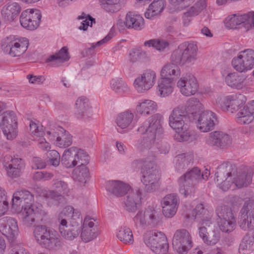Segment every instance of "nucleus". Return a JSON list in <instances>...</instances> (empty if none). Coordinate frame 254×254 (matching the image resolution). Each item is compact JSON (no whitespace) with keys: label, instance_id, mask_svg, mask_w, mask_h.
Returning a JSON list of instances; mask_svg holds the SVG:
<instances>
[{"label":"nucleus","instance_id":"1","mask_svg":"<svg viewBox=\"0 0 254 254\" xmlns=\"http://www.w3.org/2000/svg\"><path fill=\"white\" fill-rule=\"evenodd\" d=\"M198 48L193 42H185L180 44L172 52L170 63L165 64L161 71L162 78L173 80L181 75L179 65L189 66L196 60Z\"/></svg>","mask_w":254,"mask_h":254},{"label":"nucleus","instance_id":"2","mask_svg":"<svg viewBox=\"0 0 254 254\" xmlns=\"http://www.w3.org/2000/svg\"><path fill=\"white\" fill-rule=\"evenodd\" d=\"M162 117L159 114H155L145 121L138 128V131L145 134V139L138 140L137 147L139 149L150 148L158 143L157 141L162 137L163 131L161 122Z\"/></svg>","mask_w":254,"mask_h":254},{"label":"nucleus","instance_id":"3","mask_svg":"<svg viewBox=\"0 0 254 254\" xmlns=\"http://www.w3.org/2000/svg\"><path fill=\"white\" fill-rule=\"evenodd\" d=\"M33 234L37 242L43 248L57 250L62 246V241L57 232L46 225L36 226Z\"/></svg>","mask_w":254,"mask_h":254},{"label":"nucleus","instance_id":"4","mask_svg":"<svg viewBox=\"0 0 254 254\" xmlns=\"http://www.w3.org/2000/svg\"><path fill=\"white\" fill-rule=\"evenodd\" d=\"M153 160V156H152L148 164L145 162L143 167L141 169L142 174L141 180L145 186V190L147 192H153L160 187L159 175Z\"/></svg>","mask_w":254,"mask_h":254},{"label":"nucleus","instance_id":"5","mask_svg":"<svg viewBox=\"0 0 254 254\" xmlns=\"http://www.w3.org/2000/svg\"><path fill=\"white\" fill-rule=\"evenodd\" d=\"M200 181V169L194 167L179 178V192L186 197L192 195L195 192L196 185Z\"/></svg>","mask_w":254,"mask_h":254},{"label":"nucleus","instance_id":"6","mask_svg":"<svg viewBox=\"0 0 254 254\" xmlns=\"http://www.w3.org/2000/svg\"><path fill=\"white\" fill-rule=\"evenodd\" d=\"M89 162V156L83 150L76 147H71L64 150L62 158L61 163L67 168L76 165H86Z\"/></svg>","mask_w":254,"mask_h":254},{"label":"nucleus","instance_id":"7","mask_svg":"<svg viewBox=\"0 0 254 254\" xmlns=\"http://www.w3.org/2000/svg\"><path fill=\"white\" fill-rule=\"evenodd\" d=\"M28 45L29 41L27 38L18 39L14 36H10L2 40L1 47L4 53L12 57H16L23 55Z\"/></svg>","mask_w":254,"mask_h":254},{"label":"nucleus","instance_id":"8","mask_svg":"<svg viewBox=\"0 0 254 254\" xmlns=\"http://www.w3.org/2000/svg\"><path fill=\"white\" fill-rule=\"evenodd\" d=\"M144 242L156 254H165L169 245L165 235L161 232H147L143 236Z\"/></svg>","mask_w":254,"mask_h":254},{"label":"nucleus","instance_id":"9","mask_svg":"<svg viewBox=\"0 0 254 254\" xmlns=\"http://www.w3.org/2000/svg\"><path fill=\"white\" fill-rule=\"evenodd\" d=\"M237 172V167L230 162L221 164L215 173V181L223 191L227 190L232 184V178Z\"/></svg>","mask_w":254,"mask_h":254},{"label":"nucleus","instance_id":"10","mask_svg":"<svg viewBox=\"0 0 254 254\" xmlns=\"http://www.w3.org/2000/svg\"><path fill=\"white\" fill-rule=\"evenodd\" d=\"M160 211L153 206H148L144 210L139 211L133 218L136 228H144L148 225L155 226L160 220Z\"/></svg>","mask_w":254,"mask_h":254},{"label":"nucleus","instance_id":"11","mask_svg":"<svg viewBox=\"0 0 254 254\" xmlns=\"http://www.w3.org/2000/svg\"><path fill=\"white\" fill-rule=\"evenodd\" d=\"M0 127L8 140H12L17 135V119L13 111H6L0 116Z\"/></svg>","mask_w":254,"mask_h":254},{"label":"nucleus","instance_id":"12","mask_svg":"<svg viewBox=\"0 0 254 254\" xmlns=\"http://www.w3.org/2000/svg\"><path fill=\"white\" fill-rule=\"evenodd\" d=\"M232 65L237 71L242 72L254 67V50L251 49L241 51L232 61Z\"/></svg>","mask_w":254,"mask_h":254},{"label":"nucleus","instance_id":"13","mask_svg":"<svg viewBox=\"0 0 254 254\" xmlns=\"http://www.w3.org/2000/svg\"><path fill=\"white\" fill-rule=\"evenodd\" d=\"M172 245L174 249L180 254H185L192 247L190 234L185 229L177 230L173 236Z\"/></svg>","mask_w":254,"mask_h":254},{"label":"nucleus","instance_id":"14","mask_svg":"<svg viewBox=\"0 0 254 254\" xmlns=\"http://www.w3.org/2000/svg\"><path fill=\"white\" fill-rule=\"evenodd\" d=\"M206 144L216 149H225L232 143V136L225 132L216 130L211 132L205 137Z\"/></svg>","mask_w":254,"mask_h":254},{"label":"nucleus","instance_id":"15","mask_svg":"<svg viewBox=\"0 0 254 254\" xmlns=\"http://www.w3.org/2000/svg\"><path fill=\"white\" fill-rule=\"evenodd\" d=\"M42 17L40 10L37 9H27L24 10L20 16L21 26L25 29L34 30L39 26Z\"/></svg>","mask_w":254,"mask_h":254},{"label":"nucleus","instance_id":"16","mask_svg":"<svg viewBox=\"0 0 254 254\" xmlns=\"http://www.w3.org/2000/svg\"><path fill=\"white\" fill-rule=\"evenodd\" d=\"M245 102L243 94L235 93L222 99L219 104L223 111L233 113L241 109Z\"/></svg>","mask_w":254,"mask_h":254},{"label":"nucleus","instance_id":"17","mask_svg":"<svg viewBox=\"0 0 254 254\" xmlns=\"http://www.w3.org/2000/svg\"><path fill=\"white\" fill-rule=\"evenodd\" d=\"M99 234L97 223L95 220L89 216H86L82 223V229L80 237L85 242H89L96 239Z\"/></svg>","mask_w":254,"mask_h":254},{"label":"nucleus","instance_id":"18","mask_svg":"<svg viewBox=\"0 0 254 254\" xmlns=\"http://www.w3.org/2000/svg\"><path fill=\"white\" fill-rule=\"evenodd\" d=\"M177 87L184 96L193 95L198 91V85L195 77L191 74H187L177 82Z\"/></svg>","mask_w":254,"mask_h":254},{"label":"nucleus","instance_id":"19","mask_svg":"<svg viewBox=\"0 0 254 254\" xmlns=\"http://www.w3.org/2000/svg\"><path fill=\"white\" fill-rule=\"evenodd\" d=\"M156 74L151 69L145 70L140 76L137 77L134 81V86L137 91L142 93L150 89L154 84Z\"/></svg>","mask_w":254,"mask_h":254},{"label":"nucleus","instance_id":"20","mask_svg":"<svg viewBox=\"0 0 254 254\" xmlns=\"http://www.w3.org/2000/svg\"><path fill=\"white\" fill-rule=\"evenodd\" d=\"M217 123L216 114L211 111L206 110L198 114L197 127L201 132L212 130Z\"/></svg>","mask_w":254,"mask_h":254},{"label":"nucleus","instance_id":"21","mask_svg":"<svg viewBox=\"0 0 254 254\" xmlns=\"http://www.w3.org/2000/svg\"><path fill=\"white\" fill-rule=\"evenodd\" d=\"M186 109L183 106L175 108L169 116V126L175 130H180L182 127L188 126Z\"/></svg>","mask_w":254,"mask_h":254},{"label":"nucleus","instance_id":"22","mask_svg":"<svg viewBox=\"0 0 254 254\" xmlns=\"http://www.w3.org/2000/svg\"><path fill=\"white\" fill-rule=\"evenodd\" d=\"M0 231L9 240L12 241L18 235V228L15 219L4 217L0 219Z\"/></svg>","mask_w":254,"mask_h":254},{"label":"nucleus","instance_id":"23","mask_svg":"<svg viewBox=\"0 0 254 254\" xmlns=\"http://www.w3.org/2000/svg\"><path fill=\"white\" fill-rule=\"evenodd\" d=\"M75 114L76 118L81 120H87L92 117L91 107L86 97L81 96L76 100Z\"/></svg>","mask_w":254,"mask_h":254},{"label":"nucleus","instance_id":"24","mask_svg":"<svg viewBox=\"0 0 254 254\" xmlns=\"http://www.w3.org/2000/svg\"><path fill=\"white\" fill-rule=\"evenodd\" d=\"M4 167L6 171L7 176L12 179L19 177L25 168L24 161L17 157L11 158L7 165H4Z\"/></svg>","mask_w":254,"mask_h":254},{"label":"nucleus","instance_id":"25","mask_svg":"<svg viewBox=\"0 0 254 254\" xmlns=\"http://www.w3.org/2000/svg\"><path fill=\"white\" fill-rule=\"evenodd\" d=\"M127 195L124 200L125 209L128 212H134L137 210V205L141 199V191L140 189L136 188L129 190Z\"/></svg>","mask_w":254,"mask_h":254},{"label":"nucleus","instance_id":"26","mask_svg":"<svg viewBox=\"0 0 254 254\" xmlns=\"http://www.w3.org/2000/svg\"><path fill=\"white\" fill-rule=\"evenodd\" d=\"M21 10V7L18 3L9 1L2 7L1 15L5 20L11 22L19 15Z\"/></svg>","mask_w":254,"mask_h":254},{"label":"nucleus","instance_id":"27","mask_svg":"<svg viewBox=\"0 0 254 254\" xmlns=\"http://www.w3.org/2000/svg\"><path fill=\"white\" fill-rule=\"evenodd\" d=\"M82 220L79 219L74 221L69 220L68 227L62 231L61 236L65 240L72 241L76 238L81 233Z\"/></svg>","mask_w":254,"mask_h":254},{"label":"nucleus","instance_id":"28","mask_svg":"<svg viewBox=\"0 0 254 254\" xmlns=\"http://www.w3.org/2000/svg\"><path fill=\"white\" fill-rule=\"evenodd\" d=\"M106 190L117 197H121L127 193L130 187L123 182L117 180L108 181L106 183Z\"/></svg>","mask_w":254,"mask_h":254},{"label":"nucleus","instance_id":"29","mask_svg":"<svg viewBox=\"0 0 254 254\" xmlns=\"http://www.w3.org/2000/svg\"><path fill=\"white\" fill-rule=\"evenodd\" d=\"M237 121L239 123L249 124L254 121V100L242 109L237 114Z\"/></svg>","mask_w":254,"mask_h":254},{"label":"nucleus","instance_id":"30","mask_svg":"<svg viewBox=\"0 0 254 254\" xmlns=\"http://www.w3.org/2000/svg\"><path fill=\"white\" fill-rule=\"evenodd\" d=\"M33 195L31 193L26 190H21L13 193L12 207L21 206L24 207L26 204H29L33 201Z\"/></svg>","mask_w":254,"mask_h":254},{"label":"nucleus","instance_id":"31","mask_svg":"<svg viewBox=\"0 0 254 254\" xmlns=\"http://www.w3.org/2000/svg\"><path fill=\"white\" fill-rule=\"evenodd\" d=\"M252 181V174L251 171L244 170L243 171L237 169V172L232 178V184L234 183L236 186L241 188L248 186Z\"/></svg>","mask_w":254,"mask_h":254},{"label":"nucleus","instance_id":"32","mask_svg":"<svg viewBox=\"0 0 254 254\" xmlns=\"http://www.w3.org/2000/svg\"><path fill=\"white\" fill-rule=\"evenodd\" d=\"M54 137L56 138V144L61 148H65L70 146L72 143L71 135L63 128L60 127L58 131L52 133Z\"/></svg>","mask_w":254,"mask_h":254},{"label":"nucleus","instance_id":"33","mask_svg":"<svg viewBox=\"0 0 254 254\" xmlns=\"http://www.w3.org/2000/svg\"><path fill=\"white\" fill-rule=\"evenodd\" d=\"M126 26L128 28H132L136 30L142 29L144 25V19L139 14L132 12L127 14L126 21L124 22Z\"/></svg>","mask_w":254,"mask_h":254},{"label":"nucleus","instance_id":"34","mask_svg":"<svg viewBox=\"0 0 254 254\" xmlns=\"http://www.w3.org/2000/svg\"><path fill=\"white\" fill-rule=\"evenodd\" d=\"M226 83L230 87L235 89H241L243 86L245 80L244 76L239 75L235 72H225L223 74Z\"/></svg>","mask_w":254,"mask_h":254},{"label":"nucleus","instance_id":"35","mask_svg":"<svg viewBox=\"0 0 254 254\" xmlns=\"http://www.w3.org/2000/svg\"><path fill=\"white\" fill-rule=\"evenodd\" d=\"M157 108V104L154 101L145 100L136 106V111L137 114L145 116L155 112Z\"/></svg>","mask_w":254,"mask_h":254},{"label":"nucleus","instance_id":"36","mask_svg":"<svg viewBox=\"0 0 254 254\" xmlns=\"http://www.w3.org/2000/svg\"><path fill=\"white\" fill-rule=\"evenodd\" d=\"M164 8V0H154L144 13L145 17L147 19H151L154 16L160 14Z\"/></svg>","mask_w":254,"mask_h":254},{"label":"nucleus","instance_id":"37","mask_svg":"<svg viewBox=\"0 0 254 254\" xmlns=\"http://www.w3.org/2000/svg\"><path fill=\"white\" fill-rule=\"evenodd\" d=\"M70 58L66 47H63L55 55L50 56L47 60V62H52L53 65H59V64L67 61Z\"/></svg>","mask_w":254,"mask_h":254},{"label":"nucleus","instance_id":"38","mask_svg":"<svg viewBox=\"0 0 254 254\" xmlns=\"http://www.w3.org/2000/svg\"><path fill=\"white\" fill-rule=\"evenodd\" d=\"M186 109L187 114L189 113L193 115V117L198 116L199 114L202 113L203 109V105L196 98H190L187 102L186 106L184 107Z\"/></svg>","mask_w":254,"mask_h":254},{"label":"nucleus","instance_id":"39","mask_svg":"<svg viewBox=\"0 0 254 254\" xmlns=\"http://www.w3.org/2000/svg\"><path fill=\"white\" fill-rule=\"evenodd\" d=\"M192 216L194 220L199 223H203L204 221L211 220L208 214V211L205 209L202 203L197 204L192 211Z\"/></svg>","mask_w":254,"mask_h":254},{"label":"nucleus","instance_id":"40","mask_svg":"<svg viewBox=\"0 0 254 254\" xmlns=\"http://www.w3.org/2000/svg\"><path fill=\"white\" fill-rule=\"evenodd\" d=\"M86 165H79L72 172L73 179L81 183H86L89 177V172Z\"/></svg>","mask_w":254,"mask_h":254},{"label":"nucleus","instance_id":"41","mask_svg":"<svg viewBox=\"0 0 254 254\" xmlns=\"http://www.w3.org/2000/svg\"><path fill=\"white\" fill-rule=\"evenodd\" d=\"M134 118L133 114L129 110L120 113L116 118V122L118 126L121 129L128 127Z\"/></svg>","mask_w":254,"mask_h":254},{"label":"nucleus","instance_id":"42","mask_svg":"<svg viewBox=\"0 0 254 254\" xmlns=\"http://www.w3.org/2000/svg\"><path fill=\"white\" fill-rule=\"evenodd\" d=\"M238 224L242 230L248 231L247 234L254 236V217L240 215Z\"/></svg>","mask_w":254,"mask_h":254},{"label":"nucleus","instance_id":"43","mask_svg":"<svg viewBox=\"0 0 254 254\" xmlns=\"http://www.w3.org/2000/svg\"><path fill=\"white\" fill-rule=\"evenodd\" d=\"M173 80L161 78L158 81V87L159 94L162 97H165L173 92Z\"/></svg>","mask_w":254,"mask_h":254},{"label":"nucleus","instance_id":"44","mask_svg":"<svg viewBox=\"0 0 254 254\" xmlns=\"http://www.w3.org/2000/svg\"><path fill=\"white\" fill-rule=\"evenodd\" d=\"M117 237L124 244H132L133 243L132 231L129 228L126 226L121 227L117 233Z\"/></svg>","mask_w":254,"mask_h":254},{"label":"nucleus","instance_id":"45","mask_svg":"<svg viewBox=\"0 0 254 254\" xmlns=\"http://www.w3.org/2000/svg\"><path fill=\"white\" fill-rule=\"evenodd\" d=\"M253 249H254V236L247 234L240 245L239 251L244 254H246L245 251L246 252H250Z\"/></svg>","mask_w":254,"mask_h":254},{"label":"nucleus","instance_id":"46","mask_svg":"<svg viewBox=\"0 0 254 254\" xmlns=\"http://www.w3.org/2000/svg\"><path fill=\"white\" fill-rule=\"evenodd\" d=\"M176 168L178 171L187 168L192 160V156L190 154H182L177 155L175 158Z\"/></svg>","mask_w":254,"mask_h":254},{"label":"nucleus","instance_id":"47","mask_svg":"<svg viewBox=\"0 0 254 254\" xmlns=\"http://www.w3.org/2000/svg\"><path fill=\"white\" fill-rule=\"evenodd\" d=\"M111 87L118 94L125 93L129 90L128 85L121 78L113 79L111 81Z\"/></svg>","mask_w":254,"mask_h":254},{"label":"nucleus","instance_id":"48","mask_svg":"<svg viewBox=\"0 0 254 254\" xmlns=\"http://www.w3.org/2000/svg\"><path fill=\"white\" fill-rule=\"evenodd\" d=\"M144 46L153 47L158 51H162L169 46V43L166 40L160 39H153L144 42Z\"/></svg>","mask_w":254,"mask_h":254},{"label":"nucleus","instance_id":"49","mask_svg":"<svg viewBox=\"0 0 254 254\" xmlns=\"http://www.w3.org/2000/svg\"><path fill=\"white\" fill-rule=\"evenodd\" d=\"M148 58L147 52L140 48H134L131 49L129 53V61L131 63H135Z\"/></svg>","mask_w":254,"mask_h":254},{"label":"nucleus","instance_id":"50","mask_svg":"<svg viewBox=\"0 0 254 254\" xmlns=\"http://www.w3.org/2000/svg\"><path fill=\"white\" fill-rule=\"evenodd\" d=\"M25 207L30 212L34 213L40 220H42L43 217L46 215V211L43 209V205L40 203L36 202L32 204L31 202L29 204H26Z\"/></svg>","mask_w":254,"mask_h":254},{"label":"nucleus","instance_id":"51","mask_svg":"<svg viewBox=\"0 0 254 254\" xmlns=\"http://www.w3.org/2000/svg\"><path fill=\"white\" fill-rule=\"evenodd\" d=\"M216 213L219 220L233 219L235 217L231 208L226 205L217 207L216 209Z\"/></svg>","mask_w":254,"mask_h":254},{"label":"nucleus","instance_id":"52","mask_svg":"<svg viewBox=\"0 0 254 254\" xmlns=\"http://www.w3.org/2000/svg\"><path fill=\"white\" fill-rule=\"evenodd\" d=\"M235 217L233 219H222L218 220L220 229L223 232L228 233L232 231L236 226Z\"/></svg>","mask_w":254,"mask_h":254},{"label":"nucleus","instance_id":"53","mask_svg":"<svg viewBox=\"0 0 254 254\" xmlns=\"http://www.w3.org/2000/svg\"><path fill=\"white\" fill-rule=\"evenodd\" d=\"M240 215L254 217V199H249L245 201L240 210Z\"/></svg>","mask_w":254,"mask_h":254},{"label":"nucleus","instance_id":"54","mask_svg":"<svg viewBox=\"0 0 254 254\" xmlns=\"http://www.w3.org/2000/svg\"><path fill=\"white\" fill-rule=\"evenodd\" d=\"M202 226L199 228V236L202 239L208 236L210 231H213L216 228L211 223V220L204 221L201 223Z\"/></svg>","mask_w":254,"mask_h":254},{"label":"nucleus","instance_id":"55","mask_svg":"<svg viewBox=\"0 0 254 254\" xmlns=\"http://www.w3.org/2000/svg\"><path fill=\"white\" fill-rule=\"evenodd\" d=\"M22 221L23 224L26 226H31L34 224L35 219H39L36 216L34 213H32L28 210V209L24 206L22 208Z\"/></svg>","mask_w":254,"mask_h":254},{"label":"nucleus","instance_id":"56","mask_svg":"<svg viewBox=\"0 0 254 254\" xmlns=\"http://www.w3.org/2000/svg\"><path fill=\"white\" fill-rule=\"evenodd\" d=\"M180 203V199L177 194L171 193L166 195L161 201V205L165 206H174L178 208Z\"/></svg>","mask_w":254,"mask_h":254},{"label":"nucleus","instance_id":"57","mask_svg":"<svg viewBox=\"0 0 254 254\" xmlns=\"http://www.w3.org/2000/svg\"><path fill=\"white\" fill-rule=\"evenodd\" d=\"M124 0H106V3H103L104 8L108 12H116L121 7V3Z\"/></svg>","mask_w":254,"mask_h":254},{"label":"nucleus","instance_id":"58","mask_svg":"<svg viewBox=\"0 0 254 254\" xmlns=\"http://www.w3.org/2000/svg\"><path fill=\"white\" fill-rule=\"evenodd\" d=\"M190 136V134L188 130V126H185L181 128L180 130H176V133L174 134V139L177 141L183 142L189 140Z\"/></svg>","mask_w":254,"mask_h":254},{"label":"nucleus","instance_id":"59","mask_svg":"<svg viewBox=\"0 0 254 254\" xmlns=\"http://www.w3.org/2000/svg\"><path fill=\"white\" fill-rule=\"evenodd\" d=\"M206 7V0H197L193 6L189 9V13L194 16L197 15L205 9Z\"/></svg>","mask_w":254,"mask_h":254},{"label":"nucleus","instance_id":"60","mask_svg":"<svg viewBox=\"0 0 254 254\" xmlns=\"http://www.w3.org/2000/svg\"><path fill=\"white\" fill-rule=\"evenodd\" d=\"M220 238V233L216 228L213 231H210L208 236L204 238L203 242L210 246H213L218 243Z\"/></svg>","mask_w":254,"mask_h":254},{"label":"nucleus","instance_id":"61","mask_svg":"<svg viewBox=\"0 0 254 254\" xmlns=\"http://www.w3.org/2000/svg\"><path fill=\"white\" fill-rule=\"evenodd\" d=\"M79 19H83L85 18V20H83V21L81 23V25L79 26L78 28L80 30H82L83 31H86L88 26H92L93 23H95V19L92 18L89 15H88L87 16L85 14L82 13L81 15L79 16Z\"/></svg>","mask_w":254,"mask_h":254},{"label":"nucleus","instance_id":"62","mask_svg":"<svg viewBox=\"0 0 254 254\" xmlns=\"http://www.w3.org/2000/svg\"><path fill=\"white\" fill-rule=\"evenodd\" d=\"M69 218V217L63 209V210L60 213L58 219V221L59 223V229L60 234L62 233V231H64L68 227V225H67V221Z\"/></svg>","mask_w":254,"mask_h":254},{"label":"nucleus","instance_id":"63","mask_svg":"<svg viewBox=\"0 0 254 254\" xmlns=\"http://www.w3.org/2000/svg\"><path fill=\"white\" fill-rule=\"evenodd\" d=\"M47 156L49 163L55 167L59 166L60 162H61L60 155L56 150L50 151Z\"/></svg>","mask_w":254,"mask_h":254},{"label":"nucleus","instance_id":"64","mask_svg":"<svg viewBox=\"0 0 254 254\" xmlns=\"http://www.w3.org/2000/svg\"><path fill=\"white\" fill-rule=\"evenodd\" d=\"M56 191L63 194H67L69 191L67 185L62 181L56 180L54 184Z\"/></svg>","mask_w":254,"mask_h":254}]
</instances>
